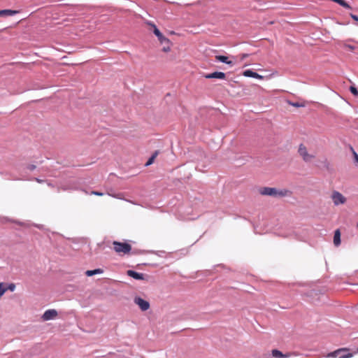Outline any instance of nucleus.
Returning <instances> with one entry per match:
<instances>
[{"mask_svg": "<svg viewBox=\"0 0 358 358\" xmlns=\"http://www.w3.org/2000/svg\"><path fill=\"white\" fill-rule=\"evenodd\" d=\"M17 13H18V11H17V10H10V9L0 10V16L1 17L11 16Z\"/></svg>", "mask_w": 358, "mask_h": 358, "instance_id": "14", "label": "nucleus"}, {"mask_svg": "<svg viewBox=\"0 0 358 358\" xmlns=\"http://www.w3.org/2000/svg\"><path fill=\"white\" fill-rule=\"evenodd\" d=\"M159 155V151L158 150H156L152 155V156L149 158V159L148 160V162L145 163V166H148L150 165H151L155 158L157 157V155Z\"/></svg>", "mask_w": 358, "mask_h": 358, "instance_id": "16", "label": "nucleus"}, {"mask_svg": "<svg viewBox=\"0 0 358 358\" xmlns=\"http://www.w3.org/2000/svg\"><path fill=\"white\" fill-rule=\"evenodd\" d=\"M350 92H351V93H352V94H354L355 96H358V90H357V89L355 87H354V86H351V87H350Z\"/></svg>", "mask_w": 358, "mask_h": 358, "instance_id": "19", "label": "nucleus"}, {"mask_svg": "<svg viewBox=\"0 0 358 358\" xmlns=\"http://www.w3.org/2000/svg\"><path fill=\"white\" fill-rule=\"evenodd\" d=\"M271 354L273 357L275 358H288L291 356L290 353L283 354L278 350L274 349L271 351Z\"/></svg>", "mask_w": 358, "mask_h": 358, "instance_id": "13", "label": "nucleus"}, {"mask_svg": "<svg viewBox=\"0 0 358 358\" xmlns=\"http://www.w3.org/2000/svg\"><path fill=\"white\" fill-rule=\"evenodd\" d=\"M28 169L30 170V171H33L36 169V166L35 165H30L29 166Z\"/></svg>", "mask_w": 358, "mask_h": 358, "instance_id": "24", "label": "nucleus"}, {"mask_svg": "<svg viewBox=\"0 0 358 358\" xmlns=\"http://www.w3.org/2000/svg\"><path fill=\"white\" fill-rule=\"evenodd\" d=\"M350 17L355 21H358V16L357 15H355L354 14H350Z\"/></svg>", "mask_w": 358, "mask_h": 358, "instance_id": "22", "label": "nucleus"}, {"mask_svg": "<svg viewBox=\"0 0 358 358\" xmlns=\"http://www.w3.org/2000/svg\"><path fill=\"white\" fill-rule=\"evenodd\" d=\"M259 192L262 195L273 197H284L288 196L290 192L286 189H279L275 187H264L259 189Z\"/></svg>", "mask_w": 358, "mask_h": 358, "instance_id": "1", "label": "nucleus"}, {"mask_svg": "<svg viewBox=\"0 0 358 358\" xmlns=\"http://www.w3.org/2000/svg\"><path fill=\"white\" fill-rule=\"evenodd\" d=\"M204 77L206 78L210 79V78H218V79H224L226 78V75L223 72H213L208 74H205Z\"/></svg>", "mask_w": 358, "mask_h": 358, "instance_id": "10", "label": "nucleus"}, {"mask_svg": "<svg viewBox=\"0 0 358 358\" xmlns=\"http://www.w3.org/2000/svg\"><path fill=\"white\" fill-rule=\"evenodd\" d=\"M57 310L55 309H50V310H46L43 313V315L42 316V319L43 321H48V320L55 319L57 317Z\"/></svg>", "mask_w": 358, "mask_h": 358, "instance_id": "8", "label": "nucleus"}, {"mask_svg": "<svg viewBox=\"0 0 358 358\" xmlns=\"http://www.w3.org/2000/svg\"><path fill=\"white\" fill-rule=\"evenodd\" d=\"M331 199L336 206L344 204L346 202V198L339 192L334 191L331 194Z\"/></svg>", "mask_w": 358, "mask_h": 358, "instance_id": "6", "label": "nucleus"}, {"mask_svg": "<svg viewBox=\"0 0 358 358\" xmlns=\"http://www.w3.org/2000/svg\"><path fill=\"white\" fill-rule=\"evenodd\" d=\"M358 352V349L357 350V352Z\"/></svg>", "mask_w": 358, "mask_h": 358, "instance_id": "28", "label": "nucleus"}, {"mask_svg": "<svg viewBox=\"0 0 358 358\" xmlns=\"http://www.w3.org/2000/svg\"><path fill=\"white\" fill-rule=\"evenodd\" d=\"M103 273V270L101 269V268H96V269H94V270H88L85 272V274L87 275V276H92L95 274H100V273Z\"/></svg>", "mask_w": 358, "mask_h": 358, "instance_id": "17", "label": "nucleus"}, {"mask_svg": "<svg viewBox=\"0 0 358 358\" xmlns=\"http://www.w3.org/2000/svg\"><path fill=\"white\" fill-rule=\"evenodd\" d=\"M350 350L348 348H338L328 353L325 357L327 358H351L354 356V353L350 352Z\"/></svg>", "mask_w": 358, "mask_h": 358, "instance_id": "2", "label": "nucleus"}, {"mask_svg": "<svg viewBox=\"0 0 358 358\" xmlns=\"http://www.w3.org/2000/svg\"><path fill=\"white\" fill-rule=\"evenodd\" d=\"M243 75L245 77H251V78H257V79H263V76L258 74L256 72H254L251 70H246L243 73Z\"/></svg>", "mask_w": 358, "mask_h": 358, "instance_id": "12", "label": "nucleus"}, {"mask_svg": "<svg viewBox=\"0 0 358 358\" xmlns=\"http://www.w3.org/2000/svg\"><path fill=\"white\" fill-rule=\"evenodd\" d=\"M6 291H7L8 289H9V290H10L11 292H13V291L15 290V284H13V283H10V284H9V285H6Z\"/></svg>", "mask_w": 358, "mask_h": 358, "instance_id": "18", "label": "nucleus"}, {"mask_svg": "<svg viewBox=\"0 0 358 358\" xmlns=\"http://www.w3.org/2000/svg\"><path fill=\"white\" fill-rule=\"evenodd\" d=\"M152 27H153V32L155 34V36L158 38V40L159 42L165 41L166 46H164L162 48V51L164 52H169L171 51V41L167 38L166 37L164 36L163 34L160 32V31L157 28L155 24L150 23Z\"/></svg>", "mask_w": 358, "mask_h": 358, "instance_id": "4", "label": "nucleus"}, {"mask_svg": "<svg viewBox=\"0 0 358 358\" xmlns=\"http://www.w3.org/2000/svg\"><path fill=\"white\" fill-rule=\"evenodd\" d=\"M134 303L139 306L141 310L145 311L150 308V303L148 301L143 299L141 297H136Z\"/></svg>", "mask_w": 358, "mask_h": 358, "instance_id": "7", "label": "nucleus"}, {"mask_svg": "<svg viewBox=\"0 0 358 358\" xmlns=\"http://www.w3.org/2000/svg\"><path fill=\"white\" fill-rule=\"evenodd\" d=\"M91 194L96 196H102L103 194V193L96 191H92Z\"/></svg>", "mask_w": 358, "mask_h": 358, "instance_id": "21", "label": "nucleus"}, {"mask_svg": "<svg viewBox=\"0 0 358 358\" xmlns=\"http://www.w3.org/2000/svg\"><path fill=\"white\" fill-rule=\"evenodd\" d=\"M346 47H347L348 48H349V49H350V50H352V51L355 50V47H354V46H352V45H348Z\"/></svg>", "mask_w": 358, "mask_h": 358, "instance_id": "25", "label": "nucleus"}, {"mask_svg": "<svg viewBox=\"0 0 358 358\" xmlns=\"http://www.w3.org/2000/svg\"><path fill=\"white\" fill-rule=\"evenodd\" d=\"M354 157L355 162L358 163V155L355 152H354Z\"/></svg>", "mask_w": 358, "mask_h": 358, "instance_id": "23", "label": "nucleus"}, {"mask_svg": "<svg viewBox=\"0 0 358 358\" xmlns=\"http://www.w3.org/2000/svg\"><path fill=\"white\" fill-rule=\"evenodd\" d=\"M127 274L136 280H148L147 278H145V275L143 273H140L136 271H134L133 270H128L127 271ZM146 277H148L146 275Z\"/></svg>", "mask_w": 358, "mask_h": 358, "instance_id": "9", "label": "nucleus"}, {"mask_svg": "<svg viewBox=\"0 0 358 358\" xmlns=\"http://www.w3.org/2000/svg\"><path fill=\"white\" fill-rule=\"evenodd\" d=\"M249 56L248 54H246V53H243V54H241L240 55V57H241V60H243L245 59L246 57H248Z\"/></svg>", "mask_w": 358, "mask_h": 358, "instance_id": "20", "label": "nucleus"}, {"mask_svg": "<svg viewBox=\"0 0 358 358\" xmlns=\"http://www.w3.org/2000/svg\"><path fill=\"white\" fill-rule=\"evenodd\" d=\"M161 44L164 45V46H166V42L165 41H163V42H160Z\"/></svg>", "mask_w": 358, "mask_h": 358, "instance_id": "27", "label": "nucleus"}, {"mask_svg": "<svg viewBox=\"0 0 358 358\" xmlns=\"http://www.w3.org/2000/svg\"><path fill=\"white\" fill-rule=\"evenodd\" d=\"M292 105L294 106H296V107L301 106V105L299 103H292Z\"/></svg>", "mask_w": 358, "mask_h": 358, "instance_id": "26", "label": "nucleus"}, {"mask_svg": "<svg viewBox=\"0 0 358 358\" xmlns=\"http://www.w3.org/2000/svg\"><path fill=\"white\" fill-rule=\"evenodd\" d=\"M298 153L305 162H310L315 157L313 154L309 153L306 146L303 144L299 145Z\"/></svg>", "mask_w": 358, "mask_h": 358, "instance_id": "5", "label": "nucleus"}, {"mask_svg": "<svg viewBox=\"0 0 358 358\" xmlns=\"http://www.w3.org/2000/svg\"><path fill=\"white\" fill-rule=\"evenodd\" d=\"M334 243L336 246H338L341 244V232L339 229H336L334 232Z\"/></svg>", "mask_w": 358, "mask_h": 358, "instance_id": "15", "label": "nucleus"}, {"mask_svg": "<svg viewBox=\"0 0 358 358\" xmlns=\"http://www.w3.org/2000/svg\"><path fill=\"white\" fill-rule=\"evenodd\" d=\"M217 61L221 62L222 63H225L231 66L234 65V62L231 60L229 59V57L224 55H216L215 57Z\"/></svg>", "mask_w": 358, "mask_h": 358, "instance_id": "11", "label": "nucleus"}, {"mask_svg": "<svg viewBox=\"0 0 358 358\" xmlns=\"http://www.w3.org/2000/svg\"><path fill=\"white\" fill-rule=\"evenodd\" d=\"M113 245L114 251L120 255H128L131 250V245L127 243L115 241L113 242Z\"/></svg>", "mask_w": 358, "mask_h": 358, "instance_id": "3", "label": "nucleus"}, {"mask_svg": "<svg viewBox=\"0 0 358 358\" xmlns=\"http://www.w3.org/2000/svg\"><path fill=\"white\" fill-rule=\"evenodd\" d=\"M357 227H358V223H357Z\"/></svg>", "mask_w": 358, "mask_h": 358, "instance_id": "29", "label": "nucleus"}]
</instances>
